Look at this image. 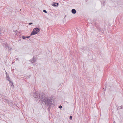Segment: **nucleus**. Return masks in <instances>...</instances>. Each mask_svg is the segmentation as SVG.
I'll return each instance as SVG.
<instances>
[{
    "instance_id": "nucleus-1",
    "label": "nucleus",
    "mask_w": 123,
    "mask_h": 123,
    "mask_svg": "<svg viewBox=\"0 0 123 123\" xmlns=\"http://www.w3.org/2000/svg\"><path fill=\"white\" fill-rule=\"evenodd\" d=\"M41 101L42 103L47 105V106H50L52 104V100L50 98H48L44 95Z\"/></svg>"
},
{
    "instance_id": "nucleus-2",
    "label": "nucleus",
    "mask_w": 123,
    "mask_h": 123,
    "mask_svg": "<svg viewBox=\"0 0 123 123\" xmlns=\"http://www.w3.org/2000/svg\"><path fill=\"white\" fill-rule=\"evenodd\" d=\"M35 95L34 96L35 97H34L35 100H37L39 99H40V100H42L43 98L44 97V94L43 93H42L41 94H38L36 92H35L34 93Z\"/></svg>"
},
{
    "instance_id": "nucleus-3",
    "label": "nucleus",
    "mask_w": 123,
    "mask_h": 123,
    "mask_svg": "<svg viewBox=\"0 0 123 123\" xmlns=\"http://www.w3.org/2000/svg\"><path fill=\"white\" fill-rule=\"evenodd\" d=\"M40 31V29L39 28H36L34 29L33 31H32L30 35V36L34 35Z\"/></svg>"
},
{
    "instance_id": "nucleus-4",
    "label": "nucleus",
    "mask_w": 123,
    "mask_h": 123,
    "mask_svg": "<svg viewBox=\"0 0 123 123\" xmlns=\"http://www.w3.org/2000/svg\"><path fill=\"white\" fill-rule=\"evenodd\" d=\"M54 4L52 5L53 6H58L59 5L58 3H53Z\"/></svg>"
},
{
    "instance_id": "nucleus-5",
    "label": "nucleus",
    "mask_w": 123,
    "mask_h": 123,
    "mask_svg": "<svg viewBox=\"0 0 123 123\" xmlns=\"http://www.w3.org/2000/svg\"><path fill=\"white\" fill-rule=\"evenodd\" d=\"M6 78L7 80H8L9 81L10 80V78L9 76L7 74V73L6 72Z\"/></svg>"
},
{
    "instance_id": "nucleus-6",
    "label": "nucleus",
    "mask_w": 123,
    "mask_h": 123,
    "mask_svg": "<svg viewBox=\"0 0 123 123\" xmlns=\"http://www.w3.org/2000/svg\"><path fill=\"white\" fill-rule=\"evenodd\" d=\"M72 12L73 14H75L76 12V11L74 9H73L71 11Z\"/></svg>"
},
{
    "instance_id": "nucleus-7",
    "label": "nucleus",
    "mask_w": 123,
    "mask_h": 123,
    "mask_svg": "<svg viewBox=\"0 0 123 123\" xmlns=\"http://www.w3.org/2000/svg\"><path fill=\"white\" fill-rule=\"evenodd\" d=\"M32 63L33 64L35 62V60L33 58L29 61Z\"/></svg>"
},
{
    "instance_id": "nucleus-8",
    "label": "nucleus",
    "mask_w": 123,
    "mask_h": 123,
    "mask_svg": "<svg viewBox=\"0 0 123 123\" xmlns=\"http://www.w3.org/2000/svg\"><path fill=\"white\" fill-rule=\"evenodd\" d=\"M9 83L10 85H11V86H14V85H13V83L10 80L9 81Z\"/></svg>"
},
{
    "instance_id": "nucleus-9",
    "label": "nucleus",
    "mask_w": 123,
    "mask_h": 123,
    "mask_svg": "<svg viewBox=\"0 0 123 123\" xmlns=\"http://www.w3.org/2000/svg\"><path fill=\"white\" fill-rule=\"evenodd\" d=\"M4 99V101L5 102L6 101L7 102V103H8V104H9V101L8 99Z\"/></svg>"
},
{
    "instance_id": "nucleus-10",
    "label": "nucleus",
    "mask_w": 123,
    "mask_h": 123,
    "mask_svg": "<svg viewBox=\"0 0 123 123\" xmlns=\"http://www.w3.org/2000/svg\"><path fill=\"white\" fill-rule=\"evenodd\" d=\"M33 58L35 60H37V57H35L34 56H33Z\"/></svg>"
},
{
    "instance_id": "nucleus-11",
    "label": "nucleus",
    "mask_w": 123,
    "mask_h": 123,
    "mask_svg": "<svg viewBox=\"0 0 123 123\" xmlns=\"http://www.w3.org/2000/svg\"><path fill=\"white\" fill-rule=\"evenodd\" d=\"M119 108L120 109H123V106L121 105L119 107Z\"/></svg>"
},
{
    "instance_id": "nucleus-12",
    "label": "nucleus",
    "mask_w": 123,
    "mask_h": 123,
    "mask_svg": "<svg viewBox=\"0 0 123 123\" xmlns=\"http://www.w3.org/2000/svg\"><path fill=\"white\" fill-rule=\"evenodd\" d=\"M22 38L23 39H26V37L24 36H23L22 37Z\"/></svg>"
},
{
    "instance_id": "nucleus-13",
    "label": "nucleus",
    "mask_w": 123,
    "mask_h": 123,
    "mask_svg": "<svg viewBox=\"0 0 123 123\" xmlns=\"http://www.w3.org/2000/svg\"><path fill=\"white\" fill-rule=\"evenodd\" d=\"M43 11L45 13H47L46 11L45 10H44Z\"/></svg>"
},
{
    "instance_id": "nucleus-14",
    "label": "nucleus",
    "mask_w": 123,
    "mask_h": 123,
    "mask_svg": "<svg viewBox=\"0 0 123 123\" xmlns=\"http://www.w3.org/2000/svg\"><path fill=\"white\" fill-rule=\"evenodd\" d=\"M72 116H70V117L69 119H70V120H71L72 119Z\"/></svg>"
},
{
    "instance_id": "nucleus-15",
    "label": "nucleus",
    "mask_w": 123,
    "mask_h": 123,
    "mask_svg": "<svg viewBox=\"0 0 123 123\" xmlns=\"http://www.w3.org/2000/svg\"><path fill=\"white\" fill-rule=\"evenodd\" d=\"M31 36H30V35L29 36H26V38H29Z\"/></svg>"
},
{
    "instance_id": "nucleus-16",
    "label": "nucleus",
    "mask_w": 123,
    "mask_h": 123,
    "mask_svg": "<svg viewBox=\"0 0 123 123\" xmlns=\"http://www.w3.org/2000/svg\"><path fill=\"white\" fill-rule=\"evenodd\" d=\"M33 24V23H29V25H31L32 24Z\"/></svg>"
},
{
    "instance_id": "nucleus-17",
    "label": "nucleus",
    "mask_w": 123,
    "mask_h": 123,
    "mask_svg": "<svg viewBox=\"0 0 123 123\" xmlns=\"http://www.w3.org/2000/svg\"><path fill=\"white\" fill-rule=\"evenodd\" d=\"M62 106L61 105H60L59 107V108L60 109L61 108H62Z\"/></svg>"
},
{
    "instance_id": "nucleus-18",
    "label": "nucleus",
    "mask_w": 123,
    "mask_h": 123,
    "mask_svg": "<svg viewBox=\"0 0 123 123\" xmlns=\"http://www.w3.org/2000/svg\"><path fill=\"white\" fill-rule=\"evenodd\" d=\"M6 47H7H7H8V48H9V47L8 46H7V45L6 44Z\"/></svg>"
},
{
    "instance_id": "nucleus-19",
    "label": "nucleus",
    "mask_w": 123,
    "mask_h": 123,
    "mask_svg": "<svg viewBox=\"0 0 123 123\" xmlns=\"http://www.w3.org/2000/svg\"><path fill=\"white\" fill-rule=\"evenodd\" d=\"M17 60H18V61H19V60L17 58H16V59Z\"/></svg>"
},
{
    "instance_id": "nucleus-20",
    "label": "nucleus",
    "mask_w": 123,
    "mask_h": 123,
    "mask_svg": "<svg viewBox=\"0 0 123 123\" xmlns=\"http://www.w3.org/2000/svg\"><path fill=\"white\" fill-rule=\"evenodd\" d=\"M115 123V122H114V123Z\"/></svg>"
}]
</instances>
